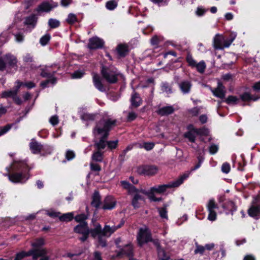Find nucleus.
Here are the masks:
<instances>
[{"label": "nucleus", "instance_id": "nucleus-33", "mask_svg": "<svg viewBox=\"0 0 260 260\" xmlns=\"http://www.w3.org/2000/svg\"><path fill=\"white\" fill-rule=\"evenodd\" d=\"M88 216L85 213H81L77 215L74 217V219L77 222L81 224H83L84 222H87L86 220L88 219Z\"/></svg>", "mask_w": 260, "mask_h": 260}, {"label": "nucleus", "instance_id": "nucleus-43", "mask_svg": "<svg viewBox=\"0 0 260 260\" xmlns=\"http://www.w3.org/2000/svg\"><path fill=\"white\" fill-rule=\"evenodd\" d=\"M207 207L208 211H215V209L218 208L217 204L213 199H210L209 201Z\"/></svg>", "mask_w": 260, "mask_h": 260}, {"label": "nucleus", "instance_id": "nucleus-58", "mask_svg": "<svg viewBox=\"0 0 260 260\" xmlns=\"http://www.w3.org/2000/svg\"><path fill=\"white\" fill-rule=\"evenodd\" d=\"M104 236H100L98 238L99 244L102 247H105L107 245V240L104 238Z\"/></svg>", "mask_w": 260, "mask_h": 260}, {"label": "nucleus", "instance_id": "nucleus-60", "mask_svg": "<svg viewBox=\"0 0 260 260\" xmlns=\"http://www.w3.org/2000/svg\"><path fill=\"white\" fill-rule=\"evenodd\" d=\"M23 60L26 63H30L34 61V58L32 55L30 53H27L23 56Z\"/></svg>", "mask_w": 260, "mask_h": 260}, {"label": "nucleus", "instance_id": "nucleus-22", "mask_svg": "<svg viewBox=\"0 0 260 260\" xmlns=\"http://www.w3.org/2000/svg\"><path fill=\"white\" fill-rule=\"evenodd\" d=\"M89 234H91V236L95 239L96 237L98 238L100 236H102V226L100 224L98 223L94 228L89 229Z\"/></svg>", "mask_w": 260, "mask_h": 260}, {"label": "nucleus", "instance_id": "nucleus-52", "mask_svg": "<svg viewBox=\"0 0 260 260\" xmlns=\"http://www.w3.org/2000/svg\"><path fill=\"white\" fill-rule=\"evenodd\" d=\"M196 249L194 251V254H200L203 255L205 250V247L201 245H199L198 243H196Z\"/></svg>", "mask_w": 260, "mask_h": 260}, {"label": "nucleus", "instance_id": "nucleus-1", "mask_svg": "<svg viewBox=\"0 0 260 260\" xmlns=\"http://www.w3.org/2000/svg\"><path fill=\"white\" fill-rule=\"evenodd\" d=\"M188 176L189 175L188 174H183L180 176L176 180L167 184H162L153 186L151 187L149 191H146L143 189L139 190L127 181H120V184L124 189L127 190V193L129 195H132L134 193L132 199L131 204L134 209H138L140 207L138 201L139 200H144V197L140 195L139 193V192H142L143 194H152L154 193H162L165 192L168 188L179 186Z\"/></svg>", "mask_w": 260, "mask_h": 260}, {"label": "nucleus", "instance_id": "nucleus-32", "mask_svg": "<svg viewBox=\"0 0 260 260\" xmlns=\"http://www.w3.org/2000/svg\"><path fill=\"white\" fill-rule=\"evenodd\" d=\"M57 82L56 78H51L50 79H47L46 80L43 81L40 83V86L43 89H45V88L48 86L49 84L51 83L53 85H54Z\"/></svg>", "mask_w": 260, "mask_h": 260}, {"label": "nucleus", "instance_id": "nucleus-31", "mask_svg": "<svg viewBox=\"0 0 260 260\" xmlns=\"http://www.w3.org/2000/svg\"><path fill=\"white\" fill-rule=\"evenodd\" d=\"M96 114H91L88 113H84L81 116V119L82 120L86 121H93L95 119Z\"/></svg>", "mask_w": 260, "mask_h": 260}, {"label": "nucleus", "instance_id": "nucleus-57", "mask_svg": "<svg viewBox=\"0 0 260 260\" xmlns=\"http://www.w3.org/2000/svg\"><path fill=\"white\" fill-rule=\"evenodd\" d=\"M231 170V166L229 163L225 162H224L221 166V171L225 174H228Z\"/></svg>", "mask_w": 260, "mask_h": 260}, {"label": "nucleus", "instance_id": "nucleus-54", "mask_svg": "<svg viewBox=\"0 0 260 260\" xmlns=\"http://www.w3.org/2000/svg\"><path fill=\"white\" fill-rule=\"evenodd\" d=\"M85 72L83 71L77 70L75 71L71 75L73 79H80L83 77Z\"/></svg>", "mask_w": 260, "mask_h": 260}, {"label": "nucleus", "instance_id": "nucleus-47", "mask_svg": "<svg viewBox=\"0 0 260 260\" xmlns=\"http://www.w3.org/2000/svg\"><path fill=\"white\" fill-rule=\"evenodd\" d=\"M241 161L238 162V170L240 171L244 170V167L246 165L247 162L245 159L244 154L241 155Z\"/></svg>", "mask_w": 260, "mask_h": 260}, {"label": "nucleus", "instance_id": "nucleus-12", "mask_svg": "<svg viewBox=\"0 0 260 260\" xmlns=\"http://www.w3.org/2000/svg\"><path fill=\"white\" fill-rule=\"evenodd\" d=\"M92 82L94 87L101 92H106V87L103 84L101 77L97 74L92 76Z\"/></svg>", "mask_w": 260, "mask_h": 260}, {"label": "nucleus", "instance_id": "nucleus-4", "mask_svg": "<svg viewBox=\"0 0 260 260\" xmlns=\"http://www.w3.org/2000/svg\"><path fill=\"white\" fill-rule=\"evenodd\" d=\"M137 239L139 246H142L144 244L152 242L154 246L158 245L160 242L158 239H153L151 230L147 227L141 228L138 233Z\"/></svg>", "mask_w": 260, "mask_h": 260}, {"label": "nucleus", "instance_id": "nucleus-51", "mask_svg": "<svg viewBox=\"0 0 260 260\" xmlns=\"http://www.w3.org/2000/svg\"><path fill=\"white\" fill-rule=\"evenodd\" d=\"M13 126V124H8L2 127L0 126V137L9 132Z\"/></svg>", "mask_w": 260, "mask_h": 260}, {"label": "nucleus", "instance_id": "nucleus-39", "mask_svg": "<svg viewBox=\"0 0 260 260\" xmlns=\"http://www.w3.org/2000/svg\"><path fill=\"white\" fill-rule=\"evenodd\" d=\"M102 236H104L105 237H110L113 234L111 231V226L109 225L106 224L104 228L102 229Z\"/></svg>", "mask_w": 260, "mask_h": 260}, {"label": "nucleus", "instance_id": "nucleus-29", "mask_svg": "<svg viewBox=\"0 0 260 260\" xmlns=\"http://www.w3.org/2000/svg\"><path fill=\"white\" fill-rule=\"evenodd\" d=\"M37 21V17L35 15L32 14L26 17L24 23L25 25H32L34 26L36 24Z\"/></svg>", "mask_w": 260, "mask_h": 260}, {"label": "nucleus", "instance_id": "nucleus-20", "mask_svg": "<svg viewBox=\"0 0 260 260\" xmlns=\"http://www.w3.org/2000/svg\"><path fill=\"white\" fill-rule=\"evenodd\" d=\"M101 203V197L99 192L98 191H95L92 197L91 205L92 207H95L96 209H98L100 208Z\"/></svg>", "mask_w": 260, "mask_h": 260}, {"label": "nucleus", "instance_id": "nucleus-30", "mask_svg": "<svg viewBox=\"0 0 260 260\" xmlns=\"http://www.w3.org/2000/svg\"><path fill=\"white\" fill-rule=\"evenodd\" d=\"M185 60L187 64L189 67L191 68H194L197 62L195 60L191 54L190 52H188L187 53L186 56L185 57Z\"/></svg>", "mask_w": 260, "mask_h": 260}, {"label": "nucleus", "instance_id": "nucleus-19", "mask_svg": "<svg viewBox=\"0 0 260 260\" xmlns=\"http://www.w3.org/2000/svg\"><path fill=\"white\" fill-rule=\"evenodd\" d=\"M175 109L172 106H164L159 108L156 113L161 116H168L174 113Z\"/></svg>", "mask_w": 260, "mask_h": 260}, {"label": "nucleus", "instance_id": "nucleus-37", "mask_svg": "<svg viewBox=\"0 0 260 260\" xmlns=\"http://www.w3.org/2000/svg\"><path fill=\"white\" fill-rule=\"evenodd\" d=\"M117 1L116 0L109 1L106 4V8L110 11L114 10L117 8Z\"/></svg>", "mask_w": 260, "mask_h": 260}, {"label": "nucleus", "instance_id": "nucleus-34", "mask_svg": "<svg viewBox=\"0 0 260 260\" xmlns=\"http://www.w3.org/2000/svg\"><path fill=\"white\" fill-rule=\"evenodd\" d=\"M213 46L215 49H221L223 48L221 40L218 34H217L214 38Z\"/></svg>", "mask_w": 260, "mask_h": 260}, {"label": "nucleus", "instance_id": "nucleus-63", "mask_svg": "<svg viewBox=\"0 0 260 260\" xmlns=\"http://www.w3.org/2000/svg\"><path fill=\"white\" fill-rule=\"evenodd\" d=\"M208 212V219L212 221L215 220L217 217V214L215 211H210Z\"/></svg>", "mask_w": 260, "mask_h": 260}, {"label": "nucleus", "instance_id": "nucleus-35", "mask_svg": "<svg viewBox=\"0 0 260 260\" xmlns=\"http://www.w3.org/2000/svg\"><path fill=\"white\" fill-rule=\"evenodd\" d=\"M239 101V99L234 95H229L223 101V102H225L228 105H236Z\"/></svg>", "mask_w": 260, "mask_h": 260}, {"label": "nucleus", "instance_id": "nucleus-26", "mask_svg": "<svg viewBox=\"0 0 260 260\" xmlns=\"http://www.w3.org/2000/svg\"><path fill=\"white\" fill-rule=\"evenodd\" d=\"M44 245L45 241L43 238H37L34 242L31 243V246L32 247L31 249H42L41 247Z\"/></svg>", "mask_w": 260, "mask_h": 260}, {"label": "nucleus", "instance_id": "nucleus-25", "mask_svg": "<svg viewBox=\"0 0 260 260\" xmlns=\"http://www.w3.org/2000/svg\"><path fill=\"white\" fill-rule=\"evenodd\" d=\"M248 213L251 217H254L260 214V205H252L248 210Z\"/></svg>", "mask_w": 260, "mask_h": 260}, {"label": "nucleus", "instance_id": "nucleus-45", "mask_svg": "<svg viewBox=\"0 0 260 260\" xmlns=\"http://www.w3.org/2000/svg\"><path fill=\"white\" fill-rule=\"evenodd\" d=\"M158 211L159 212V216L161 218L166 219H168V211L166 206H164L162 208H158Z\"/></svg>", "mask_w": 260, "mask_h": 260}, {"label": "nucleus", "instance_id": "nucleus-42", "mask_svg": "<svg viewBox=\"0 0 260 260\" xmlns=\"http://www.w3.org/2000/svg\"><path fill=\"white\" fill-rule=\"evenodd\" d=\"M15 95H16V92L13 91L12 90H5L1 93V98L5 99L9 98H11L12 99Z\"/></svg>", "mask_w": 260, "mask_h": 260}, {"label": "nucleus", "instance_id": "nucleus-23", "mask_svg": "<svg viewBox=\"0 0 260 260\" xmlns=\"http://www.w3.org/2000/svg\"><path fill=\"white\" fill-rule=\"evenodd\" d=\"M30 149L34 154H38L41 152L43 146L38 142H31L29 144Z\"/></svg>", "mask_w": 260, "mask_h": 260}, {"label": "nucleus", "instance_id": "nucleus-11", "mask_svg": "<svg viewBox=\"0 0 260 260\" xmlns=\"http://www.w3.org/2000/svg\"><path fill=\"white\" fill-rule=\"evenodd\" d=\"M222 207L226 214H231L233 215L234 212L237 209V207L236 206L235 203L230 200L225 201L223 202L222 204Z\"/></svg>", "mask_w": 260, "mask_h": 260}, {"label": "nucleus", "instance_id": "nucleus-24", "mask_svg": "<svg viewBox=\"0 0 260 260\" xmlns=\"http://www.w3.org/2000/svg\"><path fill=\"white\" fill-rule=\"evenodd\" d=\"M104 152L96 150L94 151L91 156L92 160L96 162H102L104 159Z\"/></svg>", "mask_w": 260, "mask_h": 260}, {"label": "nucleus", "instance_id": "nucleus-28", "mask_svg": "<svg viewBox=\"0 0 260 260\" xmlns=\"http://www.w3.org/2000/svg\"><path fill=\"white\" fill-rule=\"evenodd\" d=\"M88 228L87 222H84L83 224L79 223L74 227V232L77 234H81L84 231H86V229Z\"/></svg>", "mask_w": 260, "mask_h": 260}, {"label": "nucleus", "instance_id": "nucleus-49", "mask_svg": "<svg viewBox=\"0 0 260 260\" xmlns=\"http://www.w3.org/2000/svg\"><path fill=\"white\" fill-rule=\"evenodd\" d=\"M77 20L78 19L76 15L72 13H70L68 16L66 21L68 24L72 25L77 22Z\"/></svg>", "mask_w": 260, "mask_h": 260}, {"label": "nucleus", "instance_id": "nucleus-2", "mask_svg": "<svg viewBox=\"0 0 260 260\" xmlns=\"http://www.w3.org/2000/svg\"><path fill=\"white\" fill-rule=\"evenodd\" d=\"M32 168L28 165L26 160H14L11 166L7 168L9 179L15 183L23 182L24 180L25 181L28 179L29 176L27 175Z\"/></svg>", "mask_w": 260, "mask_h": 260}, {"label": "nucleus", "instance_id": "nucleus-8", "mask_svg": "<svg viewBox=\"0 0 260 260\" xmlns=\"http://www.w3.org/2000/svg\"><path fill=\"white\" fill-rule=\"evenodd\" d=\"M88 41L87 48L90 50L102 49L105 45L104 40L97 36L90 38Z\"/></svg>", "mask_w": 260, "mask_h": 260}, {"label": "nucleus", "instance_id": "nucleus-3", "mask_svg": "<svg viewBox=\"0 0 260 260\" xmlns=\"http://www.w3.org/2000/svg\"><path fill=\"white\" fill-rule=\"evenodd\" d=\"M117 120L110 118L103 117L96 122L92 133L96 136L101 135L104 132H110L117 125Z\"/></svg>", "mask_w": 260, "mask_h": 260}, {"label": "nucleus", "instance_id": "nucleus-5", "mask_svg": "<svg viewBox=\"0 0 260 260\" xmlns=\"http://www.w3.org/2000/svg\"><path fill=\"white\" fill-rule=\"evenodd\" d=\"M102 77L109 84L116 83L118 81L117 74L111 68L102 66L101 69Z\"/></svg>", "mask_w": 260, "mask_h": 260}, {"label": "nucleus", "instance_id": "nucleus-21", "mask_svg": "<svg viewBox=\"0 0 260 260\" xmlns=\"http://www.w3.org/2000/svg\"><path fill=\"white\" fill-rule=\"evenodd\" d=\"M53 8L52 6L47 2H43L37 7L36 11L38 12H49Z\"/></svg>", "mask_w": 260, "mask_h": 260}, {"label": "nucleus", "instance_id": "nucleus-46", "mask_svg": "<svg viewBox=\"0 0 260 260\" xmlns=\"http://www.w3.org/2000/svg\"><path fill=\"white\" fill-rule=\"evenodd\" d=\"M196 134L200 136H207L208 135L209 131L208 128L205 127H201L199 128H196Z\"/></svg>", "mask_w": 260, "mask_h": 260}, {"label": "nucleus", "instance_id": "nucleus-9", "mask_svg": "<svg viewBox=\"0 0 260 260\" xmlns=\"http://www.w3.org/2000/svg\"><path fill=\"white\" fill-rule=\"evenodd\" d=\"M131 105L129 109L132 110L140 106L143 103V100L139 93L134 91L131 95L130 99Z\"/></svg>", "mask_w": 260, "mask_h": 260}, {"label": "nucleus", "instance_id": "nucleus-38", "mask_svg": "<svg viewBox=\"0 0 260 260\" xmlns=\"http://www.w3.org/2000/svg\"><path fill=\"white\" fill-rule=\"evenodd\" d=\"M206 68V65L204 60L200 61L196 64L194 68H196L197 71L200 73H203Z\"/></svg>", "mask_w": 260, "mask_h": 260}, {"label": "nucleus", "instance_id": "nucleus-55", "mask_svg": "<svg viewBox=\"0 0 260 260\" xmlns=\"http://www.w3.org/2000/svg\"><path fill=\"white\" fill-rule=\"evenodd\" d=\"M138 117L137 114L133 111H131L128 113L126 117L127 122H132L134 121Z\"/></svg>", "mask_w": 260, "mask_h": 260}, {"label": "nucleus", "instance_id": "nucleus-36", "mask_svg": "<svg viewBox=\"0 0 260 260\" xmlns=\"http://www.w3.org/2000/svg\"><path fill=\"white\" fill-rule=\"evenodd\" d=\"M48 24L50 28L54 29L58 27L60 25V22L56 19L50 18L48 20Z\"/></svg>", "mask_w": 260, "mask_h": 260}, {"label": "nucleus", "instance_id": "nucleus-40", "mask_svg": "<svg viewBox=\"0 0 260 260\" xmlns=\"http://www.w3.org/2000/svg\"><path fill=\"white\" fill-rule=\"evenodd\" d=\"M107 146V142L103 141L102 140H100L97 142H95L94 144V146L96 148V150L102 151V150L104 149Z\"/></svg>", "mask_w": 260, "mask_h": 260}, {"label": "nucleus", "instance_id": "nucleus-16", "mask_svg": "<svg viewBox=\"0 0 260 260\" xmlns=\"http://www.w3.org/2000/svg\"><path fill=\"white\" fill-rule=\"evenodd\" d=\"M196 128L192 124H188L187 126L188 131L184 134V137L187 138L189 142L194 143L196 142V136L193 133H196Z\"/></svg>", "mask_w": 260, "mask_h": 260}, {"label": "nucleus", "instance_id": "nucleus-6", "mask_svg": "<svg viewBox=\"0 0 260 260\" xmlns=\"http://www.w3.org/2000/svg\"><path fill=\"white\" fill-rule=\"evenodd\" d=\"M158 170L157 167L154 165H141L137 167V172L138 174L142 176H153Z\"/></svg>", "mask_w": 260, "mask_h": 260}, {"label": "nucleus", "instance_id": "nucleus-62", "mask_svg": "<svg viewBox=\"0 0 260 260\" xmlns=\"http://www.w3.org/2000/svg\"><path fill=\"white\" fill-rule=\"evenodd\" d=\"M145 195L147 196L148 197V198L151 201L153 202H160L162 200V198H157L155 196L154 193L152 194H145Z\"/></svg>", "mask_w": 260, "mask_h": 260}, {"label": "nucleus", "instance_id": "nucleus-64", "mask_svg": "<svg viewBox=\"0 0 260 260\" xmlns=\"http://www.w3.org/2000/svg\"><path fill=\"white\" fill-rule=\"evenodd\" d=\"M75 157V154L74 151L72 150H68L66 153V158L68 160H71Z\"/></svg>", "mask_w": 260, "mask_h": 260}, {"label": "nucleus", "instance_id": "nucleus-41", "mask_svg": "<svg viewBox=\"0 0 260 260\" xmlns=\"http://www.w3.org/2000/svg\"><path fill=\"white\" fill-rule=\"evenodd\" d=\"M51 38L49 34H46L40 38L39 41L40 44L43 46L46 45L51 40Z\"/></svg>", "mask_w": 260, "mask_h": 260}, {"label": "nucleus", "instance_id": "nucleus-7", "mask_svg": "<svg viewBox=\"0 0 260 260\" xmlns=\"http://www.w3.org/2000/svg\"><path fill=\"white\" fill-rule=\"evenodd\" d=\"M5 59L7 72L10 73L16 72L18 68V60L16 57L11 54H7L5 56Z\"/></svg>", "mask_w": 260, "mask_h": 260}, {"label": "nucleus", "instance_id": "nucleus-27", "mask_svg": "<svg viewBox=\"0 0 260 260\" xmlns=\"http://www.w3.org/2000/svg\"><path fill=\"white\" fill-rule=\"evenodd\" d=\"M74 218L73 212H68L59 216V219L61 222H70Z\"/></svg>", "mask_w": 260, "mask_h": 260}, {"label": "nucleus", "instance_id": "nucleus-10", "mask_svg": "<svg viewBox=\"0 0 260 260\" xmlns=\"http://www.w3.org/2000/svg\"><path fill=\"white\" fill-rule=\"evenodd\" d=\"M116 202L112 196H107L103 201V205L102 208L104 210H111L116 206Z\"/></svg>", "mask_w": 260, "mask_h": 260}, {"label": "nucleus", "instance_id": "nucleus-44", "mask_svg": "<svg viewBox=\"0 0 260 260\" xmlns=\"http://www.w3.org/2000/svg\"><path fill=\"white\" fill-rule=\"evenodd\" d=\"M240 99L244 102L251 101V94L248 92H244L240 95Z\"/></svg>", "mask_w": 260, "mask_h": 260}, {"label": "nucleus", "instance_id": "nucleus-61", "mask_svg": "<svg viewBox=\"0 0 260 260\" xmlns=\"http://www.w3.org/2000/svg\"><path fill=\"white\" fill-rule=\"evenodd\" d=\"M218 146L214 144L211 145L209 148V152L212 155L216 153L218 151Z\"/></svg>", "mask_w": 260, "mask_h": 260}, {"label": "nucleus", "instance_id": "nucleus-14", "mask_svg": "<svg viewBox=\"0 0 260 260\" xmlns=\"http://www.w3.org/2000/svg\"><path fill=\"white\" fill-rule=\"evenodd\" d=\"M119 58L125 57L129 52L128 46L126 44H119L116 48Z\"/></svg>", "mask_w": 260, "mask_h": 260}, {"label": "nucleus", "instance_id": "nucleus-48", "mask_svg": "<svg viewBox=\"0 0 260 260\" xmlns=\"http://www.w3.org/2000/svg\"><path fill=\"white\" fill-rule=\"evenodd\" d=\"M40 76L43 78H47V79H50L51 78H55L54 76V74L47 71L45 69H42L40 73Z\"/></svg>", "mask_w": 260, "mask_h": 260}, {"label": "nucleus", "instance_id": "nucleus-53", "mask_svg": "<svg viewBox=\"0 0 260 260\" xmlns=\"http://www.w3.org/2000/svg\"><path fill=\"white\" fill-rule=\"evenodd\" d=\"M118 141H108L107 142V146L108 148L110 150H113L116 149L118 146Z\"/></svg>", "mask_w": 260, "mask_h": 260}, {"label": "nucleus", "instance_id": "nucleus-50", "mask_svg": "<svg viewBox=\"0 0 260 260\" xmlns=\"http://www.w3.org/2000/svg\"><path fill=\"white\" fill-rule=\"evenodd\" d=\"M161 90L168 93H172V89L171 86L168 82H162L161 83Z\"/></svg>", "mask_w": 260, "mask_h": 260}, {"label": "nucleus", "instance_id": "nucleus-17", "mask_svg": "<svg viewBox=\"0 0 260 260\" xmlns=\"http://www.w3.org/2000/svg\"><path fill=\"white\" fill-rule=\"evenodd\" d=\"M35 252V251L33 249H30L27 252L24 251H20L16 253L14 260H22L24 257L29 256H32V259L35 260L36 256L34 254Z\"/></svg>", "mask_w": 260, "mask_h": 260}, {"label": "nucleus", "instance_id": "nucleus-13", "mask_svg": "<svg viewBox=\"0 0 260 260\" xmlns=\"http://www.w3.org/2000/svg\"><path fill=\"white\" fill-rule=\"evenodd\" d=\"M177 83L179 89L184 94H188L190 92L192 85L190 81L185 80L181 81L180 82H178Z\"/></svg>", "mask_w": 260, "mask_h": 260}, {"label": "nucleus", "instance_id": "nucleus-15", "mask_svg": "<svg viewBox=\"0 0 260 260\" xmlns=\"http://www.w3.org/2000/svg\"><path fill=\"white\" fill-rule=\"evenodd\" d=\"M212 93L215 96L222 100L224 99L225 96V87L221 82H218L217 87L212 90Z\"/></svg>", "mask_w": 260, "mask_h": 260}, {"label": "nucleus", "instance_id": "nucleus-18", "mask_svg": "<svg viewBox=\"0 0 260 260\" xmlns=\"http://www.w3.org/2000/svg\"><path fill=\"white\" fill-rule=\"evenodd\" d=\"M155 246L156 248L158 260H169L170 259V256L161 247L160 242L158 243V245H156Z\"/></svg>", "mask_w": 260, "mask_h": 260}, {"label": "nucleus", "instance_id": "nucleus-59", "mask_svg": "<svg viewBox=\"0 0 260 260\" xmlns=\"http://www.w3.org/2000/svg\"><path fill=\"white\" fill-rule=\"evenodd\" d=\"M197 158L198 162L197 164L195 165V166L193 168H191V171H195L201 167V164H202L204 160V158L201 155L198 156Z\"/></svg>", "mask_w": 260, "mask_h": 260}, {"label": "nucleus", "instance_id": "nucleus-56", "mask_svg": "<svg viewBox=\"0 0 260 260\" xmlns=\"http://www.w3.org/2000/svg\"><path fill=\"white\" fill-rule=\"evenodd\" d=\"M80 234L82 235V236L79 238V239L82 242H84L86 241L89 237V228L87 229L86 231H84L81 233Z\"/></svg>", "mask_w": 260, "mask_h": 260}]
</instances>
